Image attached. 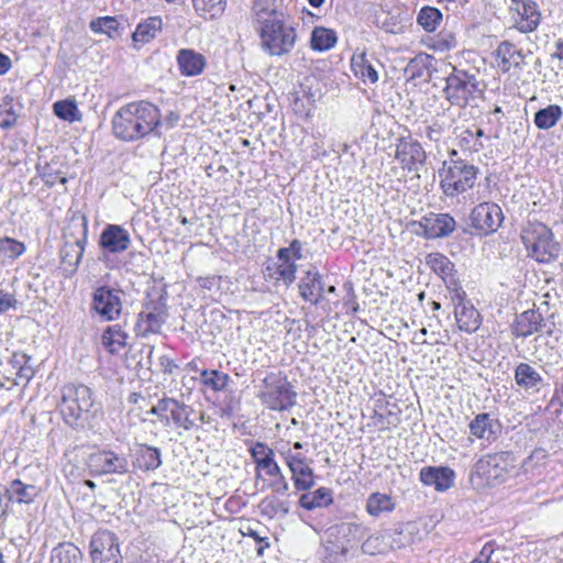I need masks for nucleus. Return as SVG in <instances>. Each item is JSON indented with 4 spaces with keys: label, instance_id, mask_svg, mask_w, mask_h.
Here are the masks:
<instances>
[{
    "label": "nucleus",
    "instance_id": "nucleus-4",
    "mask_svg": "<svg viewBox=\"0 0 563 563\" xmlns=\"http://www.w3.org/2000/svg\"><path fill=\"white\" fill-rule=\"evenodd\" d=\"M60 400L57 408L63 420L76 428L85 413L93 406L91 389L84 384H66L60 390Z\"/></svg>",
    "mask_w": 563,
    "mask_h": 563
},
{
    "label": "nucleus",
    "instance_id": "nucleus-5",
    "mask_svg": "<svg viewBox=\"0 0 563 563\" xmlns=\"http://www.w3.org/2000/svg\"><path fill=\"white\" fill-rule=\"evenodd\" d=\"M522 242L529 256L539 263H550L560 256V243L554 241L552 231L541 222H530L523 229Z\"/></svg>",
    "mask_w": 563,
    "mask_h": 563
},
{
    "label": "nucleus",
    "instance_id": "nucleus-40",
    "mask_svg": "<svg viewBox=\"0 0 563 563\" xmlns=\"http://www.w3.org/2000/svg\"><path fill=\"white\" fill-rule=\"evenodd\" d=\"M395 504L390 496L380 493L371 494L367 498L366 510L373 517H379L384 512H390Z\"/></svg>",
    "mask_w": 563,
    "mask_h": 563
},
{
    "label": "nucleus",
    "instance_id": "nucleus-26",
    "mask_svg": "<svg viewBox=\"0 0 563 563\" xmlns=\"http://www.w3.org/2000/svg\"><path fill=\"white\" fill-rule=\"evenodd\" d=\"M162 463L161 449L144 443L137 444L134 460L135 467L143 472H151L161 467Z\"/></svg>",
    "mask_w": 563,
    "mask_h": 563
},
{
    "label": "nucleus",
    "instance_id": "nucleus-2",
    "mask_svg": "<svg viewBox=\"0 0 563 563\" xmlns=\"http://www.w3.org/2000/svg\"><path fill=\"white\" fill-rule=\"evenodd\" d=\"M449 159H445L439 169L440 188L446 198L454 199L463 195L468 199V192L477 187L481 170L474 164L457 157L455 150L450 151Z\"/></svg>",
    "mask_w": 563,
    "mask_h": 563
},
{
    "label": "nucleus",
    "instance_id": "nucleus-7",
    "mask_svg": "<svg viewBox=\"0 0 563 563\" xmlns=\"http://www.w3.org/2000/svg\"><path fill=\"white\" fill-rule=\"evenodd\" d=\"M260 37L262 47L271 56H282L291 52L295 46L297 34L292 26L284 20H275L273 24L261 26Z\"/></svg>",
    "mask_w": 563,
    "mask_h": 563
},
{
    "label": "nucleus",
    "instance_id": "nucleus-18",
    "mask_svg": "<svg viewBox=\"0 0 563 563\" xmlns=\"http://www.w3.org/2000/svg\"><path fill=\"white\" fill-rule=\"evenodd\" d=\"M419 479L437 492H445L454 485L455 472L449 466H424L420 470Z\"/></svg>",
    "mask_w": 563,
    "mask_h": 563
},
{
    "label": "nucleus",
    "instance_id": "nucleus-50",
    "mask_svg": "<svg viewBox=\"0 0 563 563\" xmlns=\"http://www.w3.org/2000/svg\"><path fill=\"white\" fill-rule=\"evenodd\" d=\"M457 46L456 34L453 30L444 27L433 41V47L438 51L444 52L453 49Z\"/></svg>",
    "mask_w": 563,
    "mask_h": 563
},
{
    "label": "nucleus",
    "instance_id": "nucleus-33",
    "mask_svg": "<svg viewBox=\"0 0 563 563\" xmlns=\"http://www.w3.org/2000/svg\"><path fill=\"white\" fill-rule=\"evenodd\" d=\"M515 380L518 386L526 390H538L539 385L542 383V377L528 363H520L515 369Z\"/></svg>",
    "mask_w": 563,
    "mask_h": 563
},
{
    "label": "nucleus",
    "instance_id": "nucleus-51",
    "mask_svg": "<svg viewBox=\"0 0 563 563\" xmlns=\"http://www.w3.org/2000/svg\"><path fill=\"white\" fill-rule=\"evenodd\" d=\"M262 512L269 516L287 515L288 506L286 503L279 500L276 497H266L261 501L260 505Z\"/></svg>",
    "mask_w": 563,
    "mask_h": 563
},
{
    "label": "nucleus",
    "instance_id": "nucleus-17",
    "mask_svg": "<svg viewBox=\"0 0 563 563\" xmlns=\"http://www.w3.org/2000/svg\"><path fill=\"white\" fill-rule=\"evenodd\" d=\"M424 236L438 239L449 236L456 228V222L449 213H429L420 221Z\"/></svg>",
    "mask_w": 563,
    "mask_h": 563
},
{
    "label": "nucleus",
    "instance_id": "nucleus-11",
    "mask_svg": "<svg viewBox=\"0 0 563 563\" xmlns=\"http://www.w3.org/2000/svg\"><path fill=\"white\" fill-rule=\"evenodd\" d=\"M86 464L92 476L125 475L130 466L126 455L110 449H99L90 453Z\"/></svg>",
    "mask_w": 563,
    "mask_h": 563
},
{
    "label": "nucleus",
    "instance_id": "nucleus-61",
    "mask_svg": "<svg viewBox=\"0 0 563 563\" xmlns=\"http://www.w3.org/2000/svg\"><path fill=\"white\" fill-rule=\"evenodd\" d=\"M493 553V549L490 545L486 544L482 549L481 553L478 554V558L475 560L478 563H489L490 554Z\"/></svg>",
    "mask_w": 563,
    "mask_h": 563
},
{
    "label": "nucleus",
    "instance_id": "nucleus-44",
    "mask_svg": "<svg viewBox=\"0 0 563 563\" xmlns=\"http://www.w3.org/2000/svg\"><path fill=\"white\" fill-rule=\"evenodd\" d=\"M128 335L119 325L108 327L102 334V343L109 347L110 352H115L118 349L123 347L126 342Z\"/></svg>",
    "mask_w": 563,
    "mask_h": 563
},
{
    "label": "nucleus",
    "instance_id": "nucleus-1",
    "mask_svg": "<svg viewBox=\"0 0 563 563\" xmlns=\"http://www.w3.org/2000/svg\"><path fill=\"white\" fill-rule=\"evenodd\" d=\"M161 126V110L145 100L121 107L112 119L113 134L125 142H136L151 134L159 137Z\"/></svg>",
    "mask_w": 563,
    "mask_h": 563
},
{
    "label": "nucleus",
    "instance_id": "nucleus-64",
    "mask_svg": "<svg viewBox=\"0 0 563 563\" xmlns=\"http://www.w3.org/2000/svg\"><path fill=\"white\" fill-rule=\"evenodd\" d=\"M277 257L280 261V263H287L292 262V255L290 253V250L288 247H282L278 250Z\"/></svg>",
    "mask_w": 563,
    "mask_h": 563
},
{
    "label": "nucleus",
    "instance_id": "nucleus-19",
    "mask_svg": "<svg viewBox=\"0 0 563 563\" xmlns=\"http://www.w3.org/2000/svg\"><path fill=\"white\" fill-rule=\"evenodd\" d=\"M396 159L404 169L418 170L426 162L427 155L417 141H401L396 150Z\"/></svg>",
    "mask_w": 563,
    "mask_h": 563
},
{
    "label": "nucleus",
    "instance_id": "nucleus-23",
    "mask_svg": "<svg viewBox=\"0 0 563 563\" xmlns=\"http://www.w3.org/2000/svg\"><path fill=\"white\" fill-rule=\"evenodd\" d=\"M198 419H202V415L196 412L192 407L178 401L169 416V424L173 423L178 429V434L181 435L184 431L197 428Z\"/></svg>",
    "mask_w": 563,
    "mask_h": 563
},
{
    "label": "nucleus",
    "instance_id": "nucleus-20",
    "mask_svg": "<svg viewBox=\"0 0 563 563\" xmlns=\"http://www.w3.org/2000/svg\"><path fill=\"white\" fill-rule=\"evenodd\" d=\"M130 244V233L119 224H108L99 239V245L113 254L126 251Z\"/></svg>",
    "mask_w": 563,
    "mask_h": 563
},
{
    "label": "nucleus",
    "instance_id": "nucleus-37",
    "mask_svg": "<svg viewBox=\"0 0 563 563\" xmlns=\"http://www.w3.org/2000/svg\"><path fill=\"white\" fill-rule=\"evenodd\" d=\"M90 30L96 34H106L110 38H117L121 36V23L114 16H100L93 19L89 23Z\"/></svg>",
    "mask_w": 563,
    "mask_h": 563
},
{
    "label": "nucleus",
    "instance_id": "nucleus-21",
    "mask_svg": "<svg viewBox=\"0 0 563 563\" xmlns=\"http://www.w3.org/2000/svg\"><path fill=\"white\" fill-rule=\"evenodd\" d=\"M176 62L180 74L185 77H196L203 73L207 66V59L201 54L191 48H181L178 51Z\"/></svg>",
    "mask_w": 563,
    "mask_h": 563
},
{
    "label": "nucleus",
    "instance_id": "nucleus-45",
    "mask_svg": "<svg viewBox=\"0 0 563 563\" xmlns=\"http://www.w3.org/2000/svg\"><path fill=\"white\" fill-rule=\"evenodd\" d=\"M201 382L205 386L211 388L214 391L224 390L230 380V376L223 372L212 369H205L200 374Z\"/></svg>",
    "mask_w": 563,
    "mask_h": 563
},
{
    "label": "nucleus",
    "instance_id": "nucleus-27",
    "mask_svg": "<svg viewBox=\"0 0 563 563\" xmlns=\"http://www.w3.org/2000/svg\"><path fill=\"white\" fill-rule=\"evenodd\" d=\"M454 316L461 331L473 333L481 325V314L468 300L454 306Z\"/></svg>",
    "mask_w": 563,
    "mask_h": 563
},
{
    "label": "nucleus",
    "instance_id": "nucleus-3",
    "mask_svg": "<svg viewBox=\"0 0 563 563\" xmlns=\"http://www.w3.org/2000/svg\"><path fill=\"white\" fill-rule=\"evenodd\" d=\"M510 452H497L482 456L473 466L470 481L475 489L494 487L505 483L515 468Z\"/></svg>",
    "mask_w": 563,
    "mask_h": 563
},
{
    "label": "nucleus",
    "instance_id": "nucleus-15",
    "mask_svg": "<svg viewBox=\"0 0 563 563\" xmlns=\"http://www.w3.org/2000/svg\"><path fill=\"white\" fill-rule=\"evenodd\" d=\"M515 26L521 33H530L537 30L541 13L538 4L531 0H506Z\"/></svg>",
    "mask_w": 563,
    "mask_h": 563
},
{
    "label": "nucleus",
    "instance_id": "nucleus-13",
    "mask_svg": "<svg viewBox=\"0 0 563 563\" xmlns=\"http://www.w3.org/2000/svg\"><path fill=\"white\" fill-rule=\"evenodd\" d=\"M90 309L102 321H114L122 312L121 290L108 286L97 287L92 294Z\"/></svg>",
    "mask_w": 563,
    "mask_h": 563
},
{
    "label": "nucleus",
    "instance_id": "nucleus-22",
    "mask_svg": "<svg viewBox=\"0 0 563 563\" xmlns=\"http://www.w3.org/2000/svg\"><path fill=\"white\" fill-rule=\"evenodd\" d=\"M468 429L472 437L492 442L497 438L499 423L489 413L483 412L475 416Z\"/></svg>",
    "mask_w": 563,
    "mask_h": 563
},
{
    "label": "nucleus",
    "instance_id": "nucleus-54",
    "mask_svg": "<svg viewBox=\"0 0 563 563\" xmlns=\"http://www.w3.org/2000/svg\"><path fill=\"white\" fill-rule=\"evenodd\" d=\"M178 400L174 398H163L156 405V416L159 418L162 422H165L166 426H169V416L173 412L175 406Z\"/></svg>",
    "mask_w": 563,
    "mask_h": 563
},
{
    "label": "nucleus",
    "instance_id": "nucleus-16",
    "mask_svg": "<svg viewBox=\"0 0 563 563\" xmlns=\"http://www.w3.org/2000/svg\"><path fill=\"white\" fill-rule=\"evenodd\" d=\"M285 463L291 472V479L297 490H309L314 485L313 470L308 465L301 453H292L289 449L282 450Z\"/></svg>",
    "mask_w": 563,
    "mask_h": 563
},
{
    "label": "nucleus",
    "instance_id": "nucleus-56",
    "mask_svg": "<svg viewBox=\"0 0 563 563\" xmlns=\"http://www.w3.org/2000/svg\"><path fill=\"white\" fill-rule=\"evenodd\" d=\"M18 301L12 294L0 290V313L8 311L11 308H15Z\"/></svg>",
    "mask_w": 563,
    "mask_h": 563
},
{
    "label": "nucleus",
    "instance_id": "nucleus-32",
    "mask_svg": "<svg viewBox=\"0 0 563 563\" xmlns=\"http://www.w3.org/2000/svg\"><path fill=\"white\" fill-rule=\"evenodd\" d=\"M336 536L342 537L345 543L338 547L342 554H345L349 550V544L355 541H360L366 532V528L355 522H343L332 528Z\"/></svg>",
    "mask_w": 563,
    "mask_h": 563
},
{
    "label": "nucleus",
    "instance_id": "nucleus-49",
    "mask_svg": "<svg viewBox=\"0 0 563 563\" xmlns=\"http://www.w3.org/2000/svg\"><path fill=\"white\" fill-rule=\"evenodd\" d=\"M25 252L24 243L12 238L0 239V253L9 258L15 260Z\"/></svg>",
    "mask_w": 563,
    "mask_h": 563
},
{
    "label": "nucleus",
    "instance_id": "nucleus-58",
    "mask_svg": "<svg viewBox=\"0 0 563 563\" xmlns=\"http://www.w3.org/2000/svg\"><path fill=\"white\" fill-rule=\"evenodd\" d=\"M405 532H408L409 533V527H405V528H401L399 531H395V534H397L399 537L398 540L394 539L393 540V543H391V548H397V549H400L402 547L406 545V543H409L410 540L408 538H401L404 536Z\"/></svg>",
    "mask_w": 563,
    "mask_h": 563
},
{
    "label": "nucleus",
    "instance_id": "nucleus-39",
    "mask_svg": "<svg viewBox=\"0 0 563 563\" xmlns=\"http://www.w3.org/2000/svg\"><path fill=\"white\" fill-rule=\"evenodd\" d=\"M331 503V492L325 487H320L313 493L302 494L299 499L300 506L307 510L327 506Z\"/></svg>",
    "mask_w": 563,
    "mask_h": 563
},
{
    "label": "nucleus",
    "instance_id": "nucleus-60",
    "mask_svg": "<svg viewBox=\"0 0 563 563\" xmlns=\"http://www.w3.org/2000/svg\"><path fill=\"white\" fill-rule=\"evenodd\" d=\"M179 121V115L173 111H170L164 119H162V125H166L168 129H172Z\"/></svg>",
    "mask_w": 563,
    "mask_h": 563
},
{
    "label": "nucleus",
    "instance_id": "nucleus-30",
    "mask_svg": "<svg viewBox=\"0 0 563 563\" xmlns=\"http://www.w3.org/2000/svg\"><path fill=\"white\" fill-rule=\"evenodd\" d=\"M8 501L18 504H30L38 495V488L34 485L24 484L20 479H13L4 486Z\"/></svg>",
    "mask_w": 563,
    "mask_h": 563
},
{
    "label": "nucleus",
    "instance_id": "nucleus-38",
    "mask_svg": "<svg viewBox=\"0 0 563 563\" xmlns=\"http://www.w3.org/2000/svg\"><path fill=\"white\" fill-rule=\"evenodd\" d=\"M336 33L327 27H314L311 34V48L314 51L323 52L332 48L336 44Z\"/></svg>",
    "mask_w": 563,
    "mask_h": 563
},
{
    "label": "nucleus",
    "instance_id": "nucleus-35",
    "mask_svg": "<svg viewBox=\"0 0 563 563\" xmlns=\"http://www.w3.org/2000/svg\"><path fill=\"white\" fill-rule=\"evenodd\" d=\"M563 115L562 108L558 104H550L534 113L533 122L540 130H549L556 125Z\"/></svg>",
    "mask_w": 563,
    "mask_h": 563
},
{
    "label": "nucleus",
    "instance_id": "nucleus-14",
    "mask_svg": "<svg viewBox=\"0 0 563 563\" xmlns=\"http://www.w3.org/2000/svg\"><path fill=\"white\" fill-rule=\"evenodd\" d=\"M166 303L161 298L157 300H148L144 303L142 311L139 313L135 324L136 335L146 338L150 334L158 333L166 322Z\"/></svg>",
    "mask_w": 563,
    "mask_h": 563
},
{
    "label": "nucleus",
    "instance_id": "nucleus-55",
    "mask_svg": "<svg viewBox=\"0 0 563 563\" xmlns=\"http://www.w3.org/2000/svg\"><path fill=\"white\" fill-rule=\"evenodd\" d=\"M297 265L294 262L280 263L276 269V279L290 285L296 279Z\"/></svg>",
    "mask_w": 563,
    "mask_h": 563
},
{
    "label": "nucleus",
    "instance_id": "nucleus-24",
    "mask_svg": "<svg viewBox=\"0 0 563 563\" xmlns=\"http://www.w3.org/2000/svg\"><path fill=\"white\" fill-rule=\"evenodd\" d=\"M497 66L503 73L510 71L511 68H521L525 64V56L521 49L508 42H501L496 48Z\"/></svg>",
    "mask_w": 563,
    "mask_h": 563
},
{
    "label": "nucleus",
    "instance_id": "nucleus-29",
    "mask_svg": "<svg viewBox=\"0 0 563 563\" xmlns=\"http://www.w3.org/2000/svg\"><path fill=\"white\" fill-rule=\"evenodd\" d=\"M252 12L258 29L265 24L275 23V20H284V14L278 10L276 0H254Z\"/></svg>",
    "mask_w": 563,
    "mask_h": 563
},
{
    "label": "nucleus",
    "instance_id": "nucleus-12",
    "mask_svg": "<svg viewBox=\"0 0 563 563\" xmlns=\"http://www.w3.org/2000/svg\"><path fill=\"white\" fill-rule=\"evenodd\" d=\"M89 549L92 563H122L118 537L110 530L96 531Z\"/></svg>",
    "mask_w": 563,
    "mask_h": 563
},
{
    "label": "nucleus",
    "instance_id": "nucleus-6",
    "mask_svg": "<svg viewBox=\"0 0 563 563\" xmlns=\"http://www.w3.org/2000/svg\"><path fill=\"white\" fill-rule=\"evenodd\" d=\"M489 194L490 190L488 186L481 190V185H478L476 192L468 195L471 203L479 202L471 211V224L483 234L497 231L504 219L501 208L497 203L486 201V199L489 198Z\"/></svg>",
    "mask_w": 563,
    "mask_h": 563
},
{
    "label": "nucleus",
    "instance_id": "nucleus-52",
    "mask_svg": "<svg viewBox=\"0 0 563 563\" xmlns=\"http://www.w3.org/2000/svg\"><path fill=\"white\" fill-rule=\"evenodd\" d=\"M385 536L380 533L371 534L362 543V552L369 555H375L385 551L384 543Z\"/></svg>",
    "mask_w": 563,
    "mask_h": 563
},
{
    "label": "nucleus",
    "instance_id": "nucleus-59",
    "mask_svg": "<svg viewBox=\"0 0 563 563\" xmlns=\"http://www.w3.org/2000/svg\"><path fill=\"white\" fill-rule=\"evenodd\" d=\"M9 504L10 501H8L4 486L0 485V519H2L7 515Z\"/></svg>",
    "mask_w": 563,
    "mask_h": 563
},
{
    "label": "nucleus",
    "instance_id": "nucleus-46",
    "mask_svg": "<svg viewBox=\"0 0 563 563\" xmlns=\"http://www.w3.org/2000/svg\"><path fill=\"white\" fill-rule=\"evenodd\" d=\"M192 4L199 15L217 18L224 12L227 0H192Z\"/></svg>",
    "mask_w": 563,
    "mask_h": 563
},
{
    "label": "nucleus",
    "instance_id": "nucleus-48",
    "mask_svg": "<svg viewBox=\"0 0 563 563\" xmlns=\"http://www.w3.org/2000/svg\"><path fill=\"white\" fill-rule=\"evenodd\" d=\"M18 119V113L13 106V100L4 97L0 101V126L4 129L12 128Z\"/></svg>",
    "mask_w": 563,
    "mask_h": 563
},
{
    "label": "nucleus",
    "instance_id": "nucleus-36",
    "mask_svg": "<svg viewBox=\"0 0 563 563\" xmlns=\"http://www.w3.org/2000/svg\"><path fill=\"white\" fill-rule=\"evenodd\" d=\"M162 25L163 22L159 16H151L137 25L132 38L134 42L148 43L162 30Z\"/></svg>",
    "mask_w": 563,
    "mask_h": 563
},
{
    "label": "nucleus",
    "instance_id": "nucleus-62",
    "mask_svg": "<svg viewBox=\"0 0 563 563\" xmlns=\"http://www.w3.org/2000/svg\"><path fill=\"white\" fill-rule=\"evenodd\" d=\"M288 250H290V253L295 260H300L302 257L301 255V243L298 240H294Z\"/></svg>",
    "mask_w": 563,
    "mask_h": 563
},
{
    "label": "nucleus",
    "instance_id": "nucleus-57",
    "mask_svg": "<svg viewBox=\"0 0 563 563\" xmlns=\"http://www.w3.org/2000/svg\"><path fill=\"white\" fill-rule=\"evenodd\" d=\"M244 536L253 538L258 544L257 554L262 555L264 550L268 548L269 543L267 542V538L261 537L257 531H255L252 528H247L245 532H243Z\"/></svg>",
    "mask_w": 563,
    "mask_h": 563
},
{
    "label": "nucleus",
    "instance_id": "nucleus-31",
    "mask_svg": "<svg viewBox=\"0 0 563 563\" xmlns=\"http://www.w3.org/2000/svg\"><path fill=\"white\" fill-rule=\"evenodd\" d=\"M87 242V221L84 219V231L81 239H77L75 242L66 243L64 249L62 250V261L65 265H69L71 267L70 272H75L77 269L78 264L80 263L85 246Z\"/></svg>",
    "mask_w": 563,
    "mask_h": 563
},
{
    "label": "nucleus",
    "instance_id": "nucleus-43",
    "mask_svg": "<svg viewBox=\"0 0 563 563\" xmlns=\"http://www.w3.org/2000/svg\"><path fill=\"white\" fill-rule=\"evenodd\" d=\"M427 264L443 280L454 275V264L441 253L429 254L427 257Z\"/></svg>",
    "mask_w": 563,
    "mask_h": 563
},
{
    "label": "nucleus",
    "instance_id": "nucleus-53",
    "mask_svg": "<svg viewBox=\"0 0 563 563\" xmlns=\"http://www.w3.org/2000/svg\"><path fill=\"white\" fill-rule=\"evenodd\" d=\"M443 282L448 288L450 299L454 306L467 301L466 292L463 290L460 282L455 278L454 275L452 277L445 278Z\"/></svg>",
    "mask_w": 563,
    "mask_h": 563
},
{
    "label": "nucleus",
    "instance_id": "nucleus-10",
    "mask_svg": "<svg viewBox=\"0 0 563 563\" xmlns=\"http://www.w3.org/2000/svg\"><path fill=\"white\" fill-rule=\"evenodd\" d=\"M444 93L451 104L465 107L471 100L479 96L481 88L474 75L454 68L453 73L446 78Z\"/></svg>",
    "mask_w": 563,
    "mask_h": 563
},
{
    "label": "nucleus",
    "instance_id": "nucleus-9",
    "mask_svg": "<svg viewBox=\"0 0 563 563\" xmlns=\"http://www.w3.org/2000/svg\"><path fill=\"white\" fill-rule=\"evenodd\" d=\"M250 453L256 465V477L258 478L261 476V472H264L265 475L273 477V481L269 484L273 492L282 495L287 494L289 485L282 473L280 466L274 459L275 453L273 449L264 442L258 441L250 448Z\"/></svg>",
    "mask_w": 563,
    "mask_h": 563
},
{
    "label": "nucleus",
    "instance_id": "nucleus-28",
    "mask_svg": "<svg viewBox=\"0 0 563 563\" xmlns=\"http://www.w3.org/2000/svg\"><path fill=\"white\" fill-rule=\"evenodd\" d=\"M544 325V319L539 311L527 310L517 317L514 334L526 338L541 331Z\"/></svg>",
    "mask_w": 563,
    "mask_h": 563
},
{
    "label": "nucleus",
    "instance_id": "nucleus-42",
    "mask_svg": "<svg viewBox=\"0 0 563 563\" xmlns=\"http://www.w3.org/2000/svg\"><path fill=\"white\" fill-rule=\"evenodd\" d=\"M443 20L442 12L434 8L426 5L418 13L417 22L426 32H433Z\"/></svg>",
    "mask_w": 563,
    "mask_h": 563
},
{
    "label": "nucleus",
    "instance_id": "nucleus-34",
    "mask_svg": "<svg viewBox=\"0 0 563 563\" xmlns=\"http://www.w3.org/2000/svg\"><path fill=\"white\" fill-rule=\"evenodd\" d=\"M81 551L71 542H62L51 553V563H80Z\"/></svg>",
    "mask_w": 563,
    "mask_h": 563
},
{
    "label": "nucleus",
    "instance_id": "nucleus-63",
    "mask_svg": "<svg viewBox=\"0 0 563 563\" xmlns=\"http://www.w3.org/2000/svg\"><path fill=\"white\" fill-rule=\"evenodd\" d=\"M11 68V59L9 56L0 52V75H4Z\"/></svg>",
    "mask_w": 563,
    "mask_h": 563
},
{
    "label": "nucleus",
    "instance_id": "nucleus-8",
    "mask_svg": "<svg viewBox=\"0 0 563 563\" xmlns=\"http://www.w3.org/2000/svg\"><path fill=\"white\" fill-rule=\"evenodd\" d=\"M258 397L268 409L284 411L296 404L297 394L286 378L269 374L263 380Z\"/></svg>",
    "mask_w": 563,
    "mask_h": 563
},
{
    "label": "nucleus",
    "instance_id": "nucleus-47",
    "mask_svg": "<svg viewBox=\"0 0 563 563\" xmlns=\"http://www.w3.org/2000/svg\"><path fill=\"white\" fill-rule=\"evenodd\" d=\"M54 113L62 120L68 122L79 121L81 115L74 100H60L53 106Z\"/></svg>",
    "mask_w": 563,
    "mask_h": 563
},
{
    "label": "nucleus",
    "instance_id": "nucleus-25",
    "mask_svg": "<svg viewBox=\"0 0 563 563\" xmlns=\"http://www.w3.org/2000/svg\"><path fill=\"white\" fill-rule=\"evenodd\" d=\"M301 297L312 305H317L323 298V282L318 272L308 271L299 283Z\"/></svg>",
    "mask_w": 563,
    "mask_h": 563
},
{
    "label": "nucleus",
    "instance_id": "nucleus-41",
    "mask_svg": "<svg viewBox=\"0 0 563 563\" xmlns=\"http://www.w3.org/2000/svg\"><path fill=\"white\" fill-rule=\"evenodd\" d=\"M351 65L355 76L362 78L364 81L368 80L374 84L378 80L376 69L364 53L353 56Z\"/></svg>",
    "mask_w": 563,
    "mask_h": 563
}]
</instances>
